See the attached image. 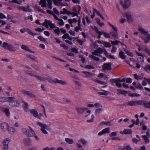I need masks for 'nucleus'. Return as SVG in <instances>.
I'll return each mask as SVG.
<instances>
[{"label": "nucleus", "instance_id": "20e7f679", "mask_svg": "<svg viewBox=\"0 0 150 150\" xmlns=\"http://www.w3.org/2000/svg\"><path fill=\"white\" fill-rule=\"evenodd\" d=\"M2 47L5 49H8L11 52H15L16 50V47L11 44H9L6 42H4Z\"/></svg>", "mask_w": 150, "mask_h": 150}, {"label": "nucleus", "instance_id": "cd10ccee", "mask_svg": "<svg viewBox=\"0 0 150 150\" xmlns=\"http://www.w3.org/2000/svg\"><path fill=\"white\" fill-rule=\"evenodd\" d=\"M22 10L25 12H30L32 11V9L30 8L29 6H28L26 7L23 6Z\"/></svg>", "mask_w": 150, "mask_h": 150}, {"label": "nucleus", "instance_id": "69168bd1", "mask_svg": "<svg viewBox=\"0 0 150 150\" xmlns=\"http://www.w3.org/2000/svg\"><path fill=\"white\" fill-rule=\"evenodd\" d=\"M85 68H86L88 69H94V67L93 66L91 65H87L85 66Z\"/></svg>", "mask_w": 150, "mask_h": 150}, {"label": "nucleus", "instance_id": "4468645a", "mask_svg": "<svg viewBox=\"0 0 150 150\" xmlns=\"http://www.w3.org/2000/svg\"><path fill=\"white\" fill-rule=\"evenodd\" d=\"M102 68L104 71L110 70L111 69V65L110 63H105L102 66Z\"/></svg>", "mask_w": 150, "mask_h": 150}, {"label": "nucleus", "instance_id": "79ce46f5", "mask_svg": "<svg viewBox=\"0 0 150 150\" xmlns=\"http://www.w3.org/2000/svg\"><path fill=\"white\" fill-rule=\"evenodd\" d=\"M30 29L28 28H24L23 29H21L20 30V32L22 33H24L25 32H27L29 34V30H30Z\"/></svg>", "mask_w": 150, "mask_h": 150}, {"label": "nucleus", "instance_id": "de8ad7c7", "mask_svg": "<svg viewBox=\"0 0 150 150\" xmlns=\"http://www.w3.org/2000/svg\"><path fill=\"white\" fill-rule=\"evenodd\" d=\"M134 78L138 80H141L142 79V76L138 75L136 74L134 75Z\"/></svg>", "mask_w": 150, "mask_h": 150}, {"label": "nucleus", "instance_id": "e433bc0d", "mask_svg": "<svg viewBox=\"0 0 150 150\" xmlns=\"http://www.w3.org/2000/svg\"><path fill=\"white\" fill-rule=\"evenodd\" d=\"M47 2L48 8L49 9H51L52 7V0H47Z\"/></svg>", "mask_w": 150, "mask_h": 150}, {"label": "nucleus", "instance_id": "5fc2aeb1", "mask_svg": "<svg viewBox=\"0 0 150 150\" xmlns=\"http://www.w3.org/2000/svg\"><path fill=\"white\" fill-rule=\"evenodd\" d=\"M102 108H99L96 109L95 111V114L97 115L98 114H100L102 111Z\"/></svg>", "mask_w": 150, "mask_h": 150}, {"label": "nucleus", "instance_id": "c85d7f7f", "mask_svg": "<svg viewBox=\"0 0 150 150\" xmlns=\"http://www.w3.org/2000/svg\"><path fill=\"white\" fill-rule=\"evenodd\" d=\"M26 57L28 58H29L35 62H37V58L31 54H28L26 55Z\"/></svg>", "mask_w": 150, "mask_h": 150}, {"label": "nucleus", "instance_id": "8fccbe9b", "mask_svg": "<svg viewBox=\"0 0 150 150\" xmlns=\"http://www.w3.org/2000/svg\"><path fill=\"white\" fill-rule=\"evenodd\" d=\"M91 113V111L90 110H88V109L87 110L86 112H85V115H84V117L85 118L87 117Z\"/></svg>", "mask_w": 150, "mask_h": 150}, {"label": "nucleus", "instance_id": "a19ab883", "mask_svg": "<svg viewBox=\"0 0 150 150\" xmlns=\"http://www.w3.org/2000/svg\"><path fill=\"white\" fill-rule=\"evenodd\" d=\"M111 122H104L103 121L101 122L100 123V125H108L109 126H110L112 125V124H110Z\"/></svg>", "mask_w": 150, "mask_h": 150}, {"label": "nucleus", "instance_id": "f3484780", "mask_svg": "<svg viewBox=\"0 0 150 150\" xmlns=\"http://www.w3.org/2000/svg\"><path fill=\"white\" fill-rule=\"evenodd\" d=\"M7 130H8V133L11 135L14 134L16 132V129L14 127H10L9 126Z\"/></svg>", "mask_w": 150, "mask_h": 150}, {"label": "nucleus", "instance_id": "b1692460", "mask_svg": "<svg viewBox=\"0 0 150 150\" xmlns=\"http://www.w3.org/2000/svg\"><path fill=\"white\" fill-rule=\"evenodd\" d=\"M62 38L64 39H68L70 41L72 40V38L70 36L68 33H65L62 36Z\"/></svg>", "mask_w": 150, "mask_h": 150}, {"label": "nucleus", "instance_id": "c03bdc74", "mask_svg": "<svg viewBox=\"0 0 150 150\" xmlns=\"http://www.w3.org/2000/svg\"><path fill=\"white\" fill-rule=\"evenodd\" d=\"M47 12L48 14L52 15L54 17V18H55V17H56L57 16L55 15V14L53 13V12L52 11L50 10H47Z\"/></svg>", "mask_w": 150, "mask_h": 150}, {"label": "nucleus", "instance_id": "423d86ee", "mask_svg": "<svg viewBox=\"0 0 150 150\" xmlns=\"http://www.w3.org/2000/svg\"><path fill=\"white\" fill-rule=\"evenodd\" d=\"M31 130L30 131L28 129L23 128L22 129L23 133L28 137H32L35 134V132L31 129Z\"/></svg>", "mask_w": 150, "mask_h": 150}, {"label": "nucleus", "instance_id": "e2e57ef3", "mask_svg": "<svg viewBox=\"0 0 150 150\" xmlns=\"http://www.w3.org/2000/svg\"><path fill=\"white\" fill-rule=\"evenodd\" d=\"M21 48L23 50H25L26 51H27L29 48L28 46L24 45H22L21 46Z\"/></svg>", "mask_w": 150, "mask_h": 150}, {"label": "nucleus", "instance_id": "4c0bfd02", "mask_svg": "<svg viewBox=\"0 0 150 150\" xmlns=\"http://www.w3.org/2000/svg\"><path fill=\"white\" fill-rule=\"evenodd\" d=\"M128 96L131 97H139L141 95L140 94L136 93H129L128 94Z\"/></svg>", "mask_w": 150, "mask_h": 150}, {"label": "nucleus", "instance_id": "0e129e2a", "mask_svg": "<svg viewBox=\"0 0 150 150\" xmlns=\"http://www.w3.org/2000/svg\"><path fill=\"white\" fill-rule=\"evenodd\" d=\"M38 39H39L42 42H46V40L43 38L42 36H39L38 37Z\"/></svg>", "mask_w": 150, "mask_h": 150}, {"label": "nucleus", "instance_id": "ddd939ff", "mask_svg": "<svg viewBox=\"0 0 150 150\" xmlns=\"http://www.w3.org/2000/svg\"><path fill=\"white\" fill-rule=\"evenodd\" d=\"M88 109L86 108L77 107L76 110L77 113L79 114H82L85 111Z\"/></svg>", "mask_w": 150, "mask_h": 150}, {"label": "nucleus", "instance_id": "5701e85b", "mask_svg": "<svg viewBox=\"0 0 150 150\" xmlns=\"http://www.w3.org/2000/svg\"><path fill=\"white\" fill-rule=\"evenodd\" d=\"M94 27L95 30V32L96 33L99 35L98 36V38L99 39L100 38H101V36L103 34V33L99 31L98 30V28L96 26H94Z\"/></svg>", "mask_w": 150, "mask_h": 150}, {"label": "nucleus", "instance_id": "39448f33", "mask_svg": "<svg viewBox=\"0 0 150 150\" xmlns=\"http://www.w3.org/2000/svg\"><path fill=\"white\" fill-rule=\"evenodd\" d=\"M37 124L41 127V130L43 133L45 134H48V133L46 130V129L48 130L50 129V128L48 126L45 124H43L40 122H37Z\"/></svg>", "mask_w": 150, "mask_h": 150}, {"label": "nucleus", "instance_id": "bf43d9fd", "mask_svg": "<svg viewBox=\"0 0 150 150\" xmlns=\"http://www.w3.org/2000/svg\"><path fill=\"white\" fill-rule=\"evenodd\" d=\"M144 69L145 71H146L148 72V71H150V65H146L145 67H144Z\"/></svg>", "mask_w": 150, "mask_h": 150}, {"label": "nucleus", "instance_id": "6ab92c4d", "mask_svg": "<svg viewBox=\"0 0 150 150\" xmlns=\"http://www.w3.org/2000/svg\"><path fill=\"white\" fill-rule=\"evenodd\" d=\"M29 111L35 117L37 118L38 117V113L36 110L35 109H31L29 110Z\"/></svg>", "mask_w": 150, "mask_h": 150}, {"label": "nucleus", "instance_id": "f8f14e48", "mask_svg": "<svg viewBox=\"0 0 150 150\" xmlns=\"http://www.w3.org/2000/svg\"><path fill=\"white\" fill-rule=\"evenodd\" d=\"M10 139L8 138L5 139L2 143L4 146V148L5 150H7L8 149V145L9 142H10Z\"/></svg>", "mask_w": 150, "mask_h": 150}, {"label": "nucleus", "instance_id": "f257e3e1", "mask_svg": "<svg viewBox=\"0 0 150 150\" xmlns=\"http://www.w3.org/2000/svg\"><path fill=\"white\" fill-rule=\"evenodd\" d=\"M42 25L45 26L47 28L50 27V29L52 30L54 33L57 35H59L60 33L59 28L56 26L55 24L53 23L50 20L45 19L44 22L42 23Z\"/></svg>", "mask_w": 150, "mask_h": 150}, {"label": "nucleus", "instance_id": "4d7b16f0", "mask_svg": "<svg viewBox=\"0 0 150 150\" xmlns=\"http://www.w3.org/2000/svg\"><path fill=\"white\" fill-rule=\"evenodd\" d=\"M93 12H94L95 13H96L99 16L101 15L100 12L99 11L97 10L95 8H93Z\"/></svg>", "mask_w": 150, "mask_h": 150}, {"label": "nucleus", "instance_id": "0eeeda50", "mask_svg": "<svg viewBox=\"0 0 150 150\" xmlns=\"http://www.w3.org/2000/svg\"><path fill=\"white\" fill-rule=\"evenodd\" d=\"M12 99H9L8 102L9 104L11 106L16 107L20 105V103L18 101L15 100V98L13 97H11Z\"/></svg>", "mask_w": 150, "mask_h": 150}, {"label": "nucleus", "instance_id": "6e6d98bb", "mask_svg": "<svg viewBox=\"0 0 150 150\" xmlns=\"http://www.w3.org/2000/svg\"><path fill=\"white\" fill-rule=\"evenodd\" d=\"M26 95L30 97H35V95H33L32 92L29 91H27Z\"/></svg>", "mask_w": 150, "mask_h": 150}, {"label": "nucleus", "instance_id": "7ed1b4c3", "mask_svg": "<svg viewBox=\"0 0 150 150\" xmlns=\"http://www.w3.org/2000/svg\"><path fill=\"white\" fill-rule=\"evenodd\" d=\"M46 80L52 83H59L62 85H65L67 84V83L65 81L61 80H59L57 78H55L53 79L51 77L47 76L46 78Z\"/></svg>", "mask_w": 150, "mask_h": 150}, {"label": "nucleus", "instance_id": "9b49d317", "mask_svg": "<svg viewBox=\"0 0 150 150\" xmlns=\"http://www.w3.org/2000/svg\"><path fill=\"white\" fill-rule=\"evenodd\" d=\"M104 51V48H101L100 47L98 48L97 50H95L92 52V54L93 55L101 56L100 54H102Z\"/></svg>", "mask_w": 150, "mask_h": 150}, {"label": "nucleus", "instance_id": "864d4df0", "mask_svg": "<svg viewBox=\"0 0 150 150\" xmlns=\"http://www.w3.org/2000/svg\"><path fill=\"white\" fill-rule=\"evenodd\" d=\"M108 92L107 91H104V92H98V94L100 95L107 96L108 95Z\"/></svg>", "mask_w": 150, "mask_h": 150}, {"label": "nucleus", "instance_id": "1a4fd4ad", "mask_svg": "<svg viewBox=\"0 0 150 150\" xmlns=\"http://www.w3.org/2000/svg\"><path fill=\"white\" fill-rule=\"evenodd\" d=\"M120 3L123 8H128L131 5L130 0H122L121 1Z\"/></svg>", "mask_w": 150, "mask_h": 150}, {"label": "nucleus", "instance_id": "a211bd4d", "mask_svg": "<svg viewBox=\"0 0 150 150\" xmlns=\"http://www.w3.org/2000/svg\"><path fill=\"white\" fill-rule=\"evenodd\" d=\"M141 105H144L145 108L150 109V101L147 102L145 101L141 100Z\"/></svg>", "mask_w": 150, "mask_h": 150}, {"label": "nucleus", "instance_id": "49530a36", "mask_svg": "<svg viewBox=\"0 0 150 150\" xmlns=\"http://www.w3.org/2000/svg\"><path fill=\"white\" fill-rule=\"evenodd\" d=\"M143 50L147 54L150 56V50L149 49L146 47L143 49Z\"/></svg>", "mask_w": 150, "mask_h": 150}, {"label": "nucleus", "instance_id": "dca6fc26", "mask_svg": "<svg viewBox=\"0 0 150 150\" xmlns=\"http://www.w3.org/2000/svg\"><path fill=\"white\" fill-rule=\"evenodd\" d=\"M123 16L125 17H126L128 22H131L133 21V18L130 13L128 12H126L125 13Z\"/></svg>", "mask_w": 150, "mask_h": 150}, {"label": "nucleus", "instance_id": "2eb2a0df", "mask_svg": "<svg viewBox=\"0 0 150 150\" xmlns=\"http://www.w3.org/2000/svg\"><path fill=\"white\" fill-rule=\"evenodd\" d=\"M110 133V128L108 127L103 129L102 131L98 133V135L101 136L105 134H108Z\"/></svg>", "mask_w": 150, "mask_h": 150}, {"label": "nucleus", "instance_id": "37998d69", "mask_svg": "<svg viewBox=\"0 0 150 150\" xmlns=\"http://www.w3.org/2000/svg\"><path fill=\"white\" fill-rule=\"evenodd\" d=\"M124 50L128 55L132 57L133 56V54L129 51L125 49H124Z\"/></svg>", "mask_w": 150, "mask_h": 150}, {"label": "nucleus", "instance_id": "72a5a7b5", "mask_svg": "<svg viewBox=\"0 0 150 150\" xmlns=\"http://www.w3.org/2000/svg\"><path fill=\"white\" fill-rule=\"evenodd\" d=\"M95 55H90L89 56V57L91 58V60H94L96 61H99L100 59L99 57L95 56Z\"/></svg>", "mask_w": 150, "mask_h": 150}, {"label": "nucleus", "instance_id": "ea45409f", "mask_svg": "<svg viewBox=\"0 0 150 150\" xmlns=\"http://www.w3.org/2000/svg\"><path fill=\"white\" fill-rule=\"evenodd\" d=\"M74 30L76 32H78L79 30L81 31L83 30V29L81 27V25H78L77 26H76Z\"/></svg>", "mask_w": 150, "mask_h": 150}, {"label": "nucleus", "instance_id": "774afa93", "mask_svg": "<svg viewBox=\"0 0 150 150\" xmlns=\"http://www.w3.org/2000/svg\"><path fill=\"white\" fill-rule=\"evenodd\" d=\"M142 39L144 41V42L145 43H147L149 42V40L148 39V38L146 37H142Z\"/></svg>", "mask_w": 150, "mask_h": 150}, {"label": "nucleus", "instance_id": "c756f323", "mask_svg": "<svg viewBox=\"0 0 150 150\" xmlns=\"http://www.w3.org/2000/svg\"><path fill=\"white\" fill-rule=\"evenodd\" d=\"M34 8L36 11H39L44 13L45 12L42 10L40 6H35L34 7Z\"/></svg>", "mask_w": 150, "mask_h": 150}, {"label": "nucleus", "instance_id": "9d476101", "mask_svg": "<svg viewBox=\"0 0 150 150\" xmlns=\"http://www.w3.org/2000/svg\"><path fill=\"white\" fill-rule=\"evenodd\" d=\"M9 125L6 122H2L0 124V128L2 132H6L8 128Z\"/></svg>", "mask_w": 150, "mask_h": 150}, {"label": "nucleus", "instance_id": "09e8293b", "mask_svg": "<svg viewBox=\"0 0 150 150\" xmlns=\"http://www.w3.org/2000/svg\"><path fill=\"white\" fill-rule=\"evenodd\" d=\"M103 45L106 47H111V44L109 42H104Z\"/></svg>", "mask_w": 150, "mask_h": 150}, {"label": "nucleus", "instance_id": "393cba45", "mask_svg": "<svg viewBox=\"0 0 150 150\" xmlns=\"http://www.w3.org/2000/svg\"><path fill=\"white\" fill-rule=\"evenodd\" d=\"M3 112L5 113L6 116L8 117L10 116V113L8 109L7 108L3 109Z\"/></svg>", "mask_w": 150, "mask_h": 150}, {"label": "nucleus", "instance_id": "bb28decb", "mask_svg": "<svg viewBox=\"0 0 150 150\" xmlns=\"http://www.w3.org/2000/svg\"><path fill=\"white\" fill-rule=\"evenodd\" d=\"M22 102L23 103H24V104L23 105L24 110L25 112H26L27 111L28 109V103H27L25 102L24 100H22Z\"/></svg>", "mask_w": 150, "mask_h": 150}, {"label": "nucleus", "instance_id": "603ef678", "mask_svg": "<svg viewBox=\"0 0 150 150\" xmlns=\"http://www.w3.org/2000/svg\"><path fill=\"white\" fill-rule=\"evenodd\" d=\"M141 137L143 138V139L144 140L145 142L146 143H149V140L146 135H142L141 136Z\"/></svg>", "mask_w": 150, "mask_h": 150}, {"label": "nucleus", "instance_id": "7c9ffc66", "mask_svg": "<svg viewBox=\"0 0 150 150\" xmlns=\"http://www.w3.org/2000/svg\"><path fill=\"white\" fill-rule=\"evenodd\" d=\"M23 141L26 145L27 146L31 145V141L29 139H25Z\"/></svg>", "mask_w": 150, "mask_h": 150}, {"label": "nucleus", "instance_id": "f03ea898", "mask_svg": "<svg viewBox=\"0 0 150 150\" xmlns=\"http://www.w3.org/2000/svg\"><path fill=\"white\" fill-rule=\"evenodd\" d=\"M24 69L25 72L31 76H33L35 77L37 79L41 81H45L46 80V78L47 75H45L42 77L40 76L35 74L34 72L31 71V69L28 66H25Z\"/></svg>", "mask_w": 150, "mask_h": 150}, {"label": "nucleus", "instance_id": "a878e982", "mask_svg": "<svg viewBox=\"0 0 150 150\" xmlns=\"http://www.w3.org/2000/svg\"><path fill=\"white\" fill-rule=\"evenodd\" d=\"M82 73L84 74L87 78H91L92 77L93 74L92 73L88 71H83Z\"/></svg>", "mask_w": 150, "mask_h": 150}, {"label": "nucleus", "instance_id": "58836bf2", "mask_svg": "<svg viewBox=\"0 0 150 150\" xmlns=\"http://www.w3.org/2000/svg\"><path fill=\"white\" fill-rule=\"evenodd\" d=\"M65 141L68 143L70 144H72L74 142L73 139L69 138H66L65 139Z\"/></svg>", "mask_w": 150, "mask_h": 150}, {"label": "nucleus", "instance_id": "052dcab7", "mask_svg": "<svg viewBox=\"0 0 150 150\" xmlns=\"http://www.w3.org/2000/svg\"><path fill=\"white\" fill-rule=\"evenodd\" d=\"M120 43H121V42L117 40L112 41L111 42V44L114 45H116Z\"/></svg>", "mask_w": 150, "mask_h": 150}, {"label": "nucleus", "instance_id": "3c124183", "mask_svg": "<svg viewBox=\"0 0 150 150\" xmlns=\"http://www.w3.org/2000/svg\"><path fill=\"white\" fill-rule=\"evenodd\" d=\"M94 118V116L93 115H92L91 116V119L87 120L86 122L88 123L93 122Z\"/></svg>", "mask_w": 150, "mask_h": 150}, {"label": "nucleus", "instance_id": "13d9d810", "mask_svg": "<svg viewBox=\"0 0 150 150\" xmlns=\"http://www.w3.org/2000/svg\"><path fill=\"white\" fill-rule=\"evenodd\" d=\"M136 87L138 89L142 90L143 89V87L140 83L137 84L136 86Z\"/></svg>", "mask_w": 150, "mask_h": 150}, {"label": "nucleus", "instance_id": "6e6552de", "mask_svg": "<svg viewBox=\"0 0 150 150\" xmlns=\"http://www.w3.org/2000/svg\"><path fill=\"white\" fill-rule=\"evenodd\" d=\"M126 105H130V106H136L137 105H141V100H134L129 101L125 104Z\"/></svg>", "mask_w": 150, "mask_h": 150}, {"label": "nucleus", "instance_id": "2f4dec72", "mask_svg": "<svg viewBox=\"0 0 150 150\" xmlns=\"http://www.w3.org/2000/svg\"><path fill=\"white\" fill-rule=\"evenodd\" d=\"M120 57L122 59H125L126 58V55L125 53L122 51H120L119 53Z\"/></svg>", "mask_w": 150, "mask_h": 150}, {"label": "nucleus", "instance_id": "a18cd8bd", "mask_svg": "<svg viewBox=\"0 0 150 150\" xmlns=\"http://www.w3.org/2000/svg\"><path fill=\"white\" fill-rule=\"evenodd\" d=\"M79 143H81L83 145H85L87 143V141L84 139H81L78 141Z\"/></svg>", "mask_w": 150, "mask_h": 150}, {"label": "nucleus", "instance_id": "412c9836", "mask_svg": "<svg viewBox=\"0 0 150 150\" xmlns=\"http://www.w3.org/2000/svg\"><path fill=\"white\" fill-rule=\"evenodd\" d=\"M54 19L58 21L57 23L59 26H62L64 25V22L63 20L59 18L57 16L56 17H55Z\"/></svg>", "mask_w": 150, "mask_h": 150}, {"label": "nucleus", "instance_id": "338daca9", "mask_svg": "<svg viewBox=\"0 0 150 150\" xmlns=\"http://www.w3.org/2000/svg\"><path fill=\"white\" fill-rule=\"evenodd\" d=\"M132 148L131 146L129 145L125 146L124 147V149H125L126 150H130L132 149Z\"/></svg>", "mask_w": 150, "mask_h": 150}, {"label": "nucleus", "instance_id": "c9c22d12", "mask_svg": "<svg viewBox=\"0 0 150 150\" xmlns=\"http://www.w3.org/2000/svg\"><path fill=\"white\" fill-rule=\"evenodd\" d=\"M123 133L125 134H132V131L131 129H126L124 130Z\"/></svg>", "mask_w": 150, "mask_h": 150}, {"label": "nucleus", "instance_id": "4be33fe9", "mask_svg": "<svg viewBox=\"0 0 150 150\" xmlns=\"http://www.w3.org/2000/svg\"><path fill=\"white\" fill-rule=\"evenodd\" d=\"M47 0H40L39 2V4L42 7H46L47 6Z\"/></svg>", "mask_w": 150, "mask_h": 150}, {"label": "nucleus", "instance_id": "f704fd0d", "mask_svg": "<svg viewBox=\"0 0 150 150\" xmlns=\"http://www.w3.org/2000/svg\"><path fill=\"white\" fill-rule=\"evenodd\" d=\"M122 82L121 79L120 78H118L116 82V85L118 87H121L122 86V85L120 83Z\"/></svg>", "mask_w": 150, "mask_h": 150}, {"label": "nucleus", "instance_id": "aec40b11", "mask_svg": "<svg viewBox=\"0 0 150 150\" xmlns=\"http://www.w3.org/2000/svg\"><path fill=\"white\" fill-rule=\"evenodd\" d=\"M12 99V98L11 97H0V102L4 103L6 101H8L9 99Z\"/></svg>", "mask_w": 150, "mask_h": 150}, {"label": "nucleus", "instance_id": "680f3d73", "mask_svg": "<svg viewBox=\"0 0 150 150\" xmlns=\"http://www.w3.org/2000/svg\"><path fill=\"white\" fill-rule=\"evenodd\" d=\"M104 54H105V56L108 58H109V56L110 54L109 53H108L106 51L105 49L104 48V51L103 52Z\"/></svg>", "mask_w": 150, "mask_h": 150}, {"label": "nucleus", "instance_id": "473e14b6", "mask_svg": "<svg viewBox=\"0 0 150 150\" xmlns=\"http://www.w3.org/2000/svg\"><path fill=\"white\" fill-rule=\"evenodd\" d=\"M138 30L141 32V33L144 35H146L148 33V31H146L142 28H138Z\"/></svg>", "mask_w": 150, "mask_h": 150}]
</instances>
